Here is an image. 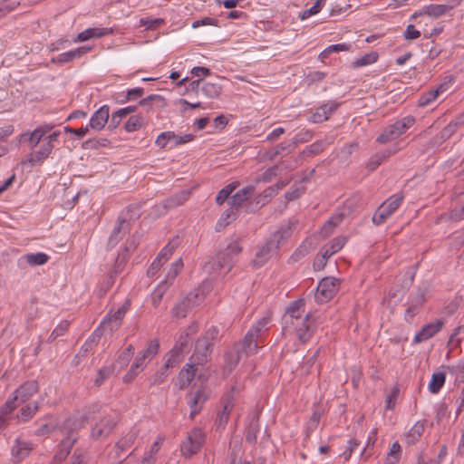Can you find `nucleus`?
Wrapping results in <instances>:
<instances>
[{"instance_id":"72a5a7b5","label":"nucleus","mask_w":464,"mask_h":464,"mask_svg":"<svg viewBox=\"0 0 464 464\" xmlns=\"http://www.w3.org/2000/svg\"><path fill=\"white\" fill-rule=\"evenodd\" d=\"M196 363L187 364V367L181 369L179 372L178 380H179V387L180 390L187 388L191 382L193 381L197 368L195 367Z\"/></svg>"},{"instance_id":"338daca9","label":"nucleus","mask_w":464,"mask_h":464,"mask_svg":"<svg viewBox=\"0 0 464 464\" xmlns=\"http://www.w3.org/2000/svg\"><path fill=\"white\" fill-rule=\"evenodd\" d=\"M278 166L275 165L266 169L256 181L270 182L277 175Z\"/></svg>"},{"instance_id":"3c124183","label":"nucleus","mask_w":464,"mask_h":464,"mask_svg":"<svg viewBox=\"0 0 464 464\" xmlns=\"http://www.w3.org/2000/svg\"><path fill=\"white\" fill-rule=\"evenodd\" d=\"M144 123V118L141 114L132 115L126 121L124 130L127 132H133L141 129Z\"/></svg>"},{"instance_id":"58836bf2","label":"nucleus","mask_w":464,"mask_h":464,"mask_svg":"<svg viewBox=\"0 0 464 464\" xmlns=\"http://www.w3.org/2000/svg\"><path fill=\"white\" fill-rule=\"evenodd\" d=\"M234 407L232 398H227L224 401L222 411H218L216 418L218 427L224 429L228 421L229 414Z\"/></svg>"},{"instance_id":"a211bd4d","label":"nucleus","mask_w":464,"mask_h":464,"mask_svg":"<svg viewBox=\"0 0 464 464\" xmlns=\"http://www.w3.org/2000/svg\"><path fill=\"white\" fill-rule=\"evenodd\" d=\"M39 392V383L35 380H29L23 382L16 388L13 394L16 396L19 403H24L29 401L35 393Z\"/></svg>"},{"instance_id":"ddd939ff","label":"nucleus","mask_w":464,"mask_h":464,"mask_svg":"<svg viewBox=\"0 0 464 464\" xmlns=\"http://www.w3.org/2000/svg\"><path fill=\"white\" fill-rule=\"evenodd\" d=\"M198 293H188L182 300L174 305L171 310L172 315L176 318H185L188 312L198 304Z\"/></svg>"},{"instance_id":"8fccbe9b","label":"nucleus","mask_w":464,"mask_h":464,"mask_svg":"<svg viewBox=\"0 0 464 464\" xmlns=\"http://www.w3.org/2000/svg\"><path fill=\"white\" fill-rule=\"evenodd\" d=\"M242 353H245L239 347L235 345L232 351L227 352L225 354L226 363L229 367L230 370L235 368L238 364V362L241 359Z\"/></svg>"},{"instance_id":"ea45409f","label":"nucleus","mask_w":464,"mask_h":464,"mask_svg":"<svg viewBox=\"0 0 464 464\" xmlns=\"http://www.w3.org/2000/svg\"><path fill=\"white\" fill-rule=\"evenodd\" d=\"M426 420L417 421L406 434V442L414 444L419 441L425 430Z\"/></svg>"},{"instance_id":"6e6d98bb","label":"nucleus","mask_w":464,"mask_h":464,"mask_svg":"<svg viewBox=\"0 0 464 464\" xmlns=\"http://www.w3.org/2000/svg\"><path fill=\"white\" fill-rule=\"evenodd\" d=\"M144 94V89L141 87H136L129 89L122 99L119 101L120 103H126L128 102L136 101L142 97Z\"/></svg>"},{"instance_id":"864d4df0","label":"nucleus","mask_w":464,"mask_h":464,"mask_svg":"<svg viewBox=\"0 0 464 464\" xmlns=\"http://www.w3.org/2000/svg\"><path fill=\"white\" fill-rule=\"evenodd\" d=\"M50 418H52L51 415H46L43 419H39L35 422V424L38 425V428L34 431V434L36 436H46V435L51 434L54 430L53 425H52L48 422L42 423L43 420H48Z\"/></svg>"},{"instance_id":"f704fd0d","label":"nucleus","mask_w":464,"mask_h":464,"mask_svg":"<svg viewBox=\"0 0 464 464\" xmlns=\"http://www.w3.org/2000/svg\"><path fill=\"white\" fill-rule=\"evenodd\" d=\"M347 238L345 237H336L333 238L327 245L324 246L320 253L330 258L334 254L339 252L345 245Z\"/></svg>"},{"instance_id":"9d476101","label":"nucleus","mask_w":464,"mask_h":464,"mask_svg":"<svg viewBox=\"0 0 464 464\" xmlns=\"http://www.w3.org/2000/svg\"><path fill=\"white\" fill-rule=\"evenodd\" d=\"M192 134H185L182 136L176 135L173 131H163L156 139L155 144L160 149H173L181 144L193 140Z\"/></svg>"},{"instance_id":"052dcab7","label":"nucleus","mask_w":464,"mask_h":464,"mask_svg":"<svg viewBox=\"0 0 464 464\" xmlns=\"http://www.w3.org/2000/svg\"><path fill=\"white\" fill-rule=\"evenodd\" d=\"M70 322L63 320L53 329L49 336V340L54 341L59 336H63L69 329Z\"/></svg>"},{"instance_id":"39448f33","label":"nucleus","mask_w":464,"mask_h":464,"mask_svg":"<svg viewBox=\"0 0 464 464\" xmlns=\"http://www.w3.org/2000/svg\"><path fill=\"white\" fill-rule=\"evenodd\" d=\"M404 199L402 193H396L389 197L375 210L372 216V222L376 226H380L387 221L388 218L399 208Z\"/></svg>"},{"instance_id":"de8ad7c7","label":"nucleus","mask_w":464,"mask_h":464,"mask_svg":"<svg viewBox=\"0 0 464 464\" xmlns=\"http://www.w3.org/2000/svg\"><path fill=\"white\" fill-rule=\"evenodd\" d=\"M238 217V213L231 208L230 207L226 209L216 225V230L221 231L224 229L232 220H235Z\"/></svg>"},{"instance_id":"0eeeda50","label":"nucleus","mask_w":464,"mask_h":464,"mask_svg":"<svg viewBox=\"0 0 464 464\" xmlns=\"http://www.w3.org/2000/svg\"><path fill=\"white\" fill-rule=\"evenodd\" d=\"M205 442V433L200 428H193L180 445L182 456L186 459L197 454Z\"/></svg>"},{"instance_id":"f03ea898","label":"nucleus","mask_w":464,"mask_h":464,"mask_svg":"<svg viewBox=\"0 0 464 464\" xmlns=\"http://www.w3.org/2000/svg\"><path fill=\"white\" fill-rule=\"evenodd\" d=\"M218 329L216 326L208 328L204 335L198 338L195 344L194 353L190 360L196 364L205 363L212 353L214 341L218 336Z\"/></svg>"},{"instance_id":"6ab92c4d","label":"nucleus","mask_w":464,"mask_h":464,"mask_svg":"<svg viewBox=\"0 0 464 464\" xmlns=\"http://www.w3.org/2000/svg\"><path fill=\"white\" fill-rule=\"evenodd\" d=\"M461 0H449L447 5H425L420 10V15H429L433 18H438L445 14L448 11L453 9L460 4Z\"/></svg>"},{"instance_id":"a18cd8bd","label":"nucleus","mask_w":464,"mask_h":464,"mask_svg":"<svg viewBox=\"0 0 464 464\" xmlns=\"http://www.w3.org/2000/svg\"><path fill=\"white\" fill-rule=\"evenodd\" d=\"M49 258V256L43 252L29 253L22 256V259L32 266H43L48 262Z\"/></svg>"},{"instance_id":"79ce46f5","label":"nucleus","mask_w":464,"mask_h":464,"mask_svg":"<svg viewBox=\"0 0 464 464\" xmlns=\"http://www.w3.org/2000/svg\"><path fill=\"white\" fill-rule=\"evenodd\" d=\"M260 425L258 417H253L246 428V441L249 444L255 445L257 441V433L259 432Z\"/></svg>"},{"instance_id":"dca6fc26","label":"nucleus","mask_w":464,"mask_h":464,"mask_svg":"<svg viewBox=\"0 0 464 464\" xmlns=\"http://www.w3.org/2000/svg\"><path fill=\"white\" fill-rule=\"evenodd\" d=\"M110 119V106L104 104L92 113L88 125L89 129L100 131L104 129Z\"/></svg>"},{"instance_id":"6e6552de","label":"nucleus","mask_w":464,"mask_h":464,"mask_svg":"<svg viewBox=\"0 0 464 464\" xmlns=\"http://www.w3.org/2000/svg\"><path fill=\"white\" fill-rule=\"evenodd\" d=\"M241 251L242 247L239 243L232 241L223 251L218 254L217 262L213 266H216L218 269H227L229 272Z\"/></svg>"},{"instance_id":"7c9ffc66","label":"nucleus","mask_w":464,"mask_h":464,"mask_svg":"<svg viewBox=\"0 0 464 464\" xmlns=\"http://www.w3.org/2000/svg\"><path fill=\"white\" fill-rule=\"evenodd\" d=\"M111 33L112 29L107 27L87 28L86 30L78 34L76 39H74V42H85L92 38H100L105 35H109Z\"/></svg>"},{"instance_id":"c9c22d12","label":"nucleus","mask_w":464,"mask_h":464,"mask_svg":"<svg viewBox=\"0 0 464 464\" xmlns=\"http://www.w3.org/2000/svg\"><path fill=\"white\" fill-rule=\"evenodd\" d=\"M137 108H138L137 105H130V106L119 109L116 111H114L111 115L108 128L111 130H115L121 124L122 118L127 116L130 113L136 111Z\"/></svg>"},{"instance_id":"603ef678","label":"nucleus","mask_w":464,"mask_h":464,"mask_svg":"<svg viewBox=\"0 0 464 464\" xmlns=\"http://www.w3.org/2000/svg\"><path fill=\"white\" fill-rule=\"evenodd\" d=\"M160 350V342L158 339H152L148 343L147 347L140 353L144 356L148 362L151 361Z\"/></svg>"},{"instance_id":"4468645a","label":"nucleus","mask_w":464,"mask_h":464,"mask_svg":"<svg viewBox=\"0 0 464 464\" xmlns=\"http://www.w3.org/2000/svg\"><path fill=\"white\" fill-rule=\"evenodd\" d=\"M296 227V221L289 220L286 224H283L276 232H274L268 238L276 245V249L285 246L287 240L291 237L294 229Z\"/></svg>"},{"instance_id":"f257e3e1","label":"nucleus","mask_w":464,"mask_h":464,"mask_svg":"<svg viewBox=\"0 0 464 464\" xmlns=\"http://www.w3.org/2000/svg\"><path fill=\"white\" fill-rule=\"evenodd\" d=\"M270 322V317L264 316L258 320L247 331L243 340L236 345L239 347L246 354L256 353L258 349V343L261 340L262 334L267 330V324Z\"/></svg>"},{"instance_id":"4be33fe9","label":"nucleus","mask_w":464,"mask_h":464,"mask_svg":"<svg viewBox=\"0 0 464 464\" xmlns=\"http://www.w3.org/2000/svg\"><path fill=\"white\" fill-rule=\"evenodd\" d=\"M130 229V222L120 215L117 218L116 224L108 239V245L111 247L115 246L121 239L122 235Z\"/></svg>"},{"instance_id":"774afa93","label":"nucleus","mask_w":464,"mask_h":464,"mask_svg":"<svg viewBox=\"0 0 464 464\" xmlns=\"http://www.w3.org/2000/svg\"><path fill=\"white\" fill-rule=\"evenodd\" d=\"M188 404L190 407V418L194 419L195 416L200 412L202 408L197 401V397H194L192 392L188 394Z\"/></svg>"},{"instance_id":"2eb2a0df","label":"nucleus","mask_w":464,"mask_h":464,"mask_svg":"<svg viewBox=\"0 0 464 464\" xmlns=\"http://www.w3.org/2000/svg\"><path fill=\"white\" fill-rule=\"evenodd\" d=\"M53 129L52 125H41L32 132H24L20 135V142L28 143L31 149L35 148L44 137Z\"/></svg>"},{"instance_id":"b1692460","label":"nucleus","mask_w":464,"mask_h":464,"mask_svg":"<svg viewBox=\"0 0 464 464\" xmlns=\"http://www.w3.org/2000/svg\"><path fill=\"white\" fill-rule=\"evenodd\" d=\"M77 441V437H73L72 435L67 436L65 439H63L59 446V450L54 454V456L52 459V464H60L63 462L67 456L69 455L71 449Z\"/></svg>"},{"instance_id":"4d7b16f0","label":"nucleus","mask_w":464,"mask_h":464,"mask_svg":"<svg viewBox=\"0 0 464 464\" xmlns=\"http://www.w3.org/2000/svg\"><path fill=\"white\" fill-rule=\"evenodd\" d=\"M169 376V370L162 366L152 376L150 377V386L159 385L164 382Z\"/></svg>"},{"instance_id":"c85d7f7f","label":"nucleus","mask_w":464,"mask_h":464,"mask_svg":"<svg viewBox=\"0 0 464 464\" xmlns=\"http://www.w3.org/2000/svg\"><path fill=\"white\" fill-rule=\"evenodd\" d=\"M448 89L449 84L447 82H442L436 89H432L422 93L418 100V106H428L430 103L434 102L440 93L445 92Z\"/></svg>"},{"instance_id":"49530a36","label":"nucleus","mask_w":464,"mask_h":464,"mask_svg":"<svg viewBox=\"0 0 464 464\" xmlns=\"http://www.w3.org/2000/svg\"><path fill=\"white\" fill-rule=\"evenodd\" d=\"M182 359V351L179 346H174L167 354L166 361L163 364L168 370L176 367Z\"/></svg>"},{"instance_id":"4c0bfd02","label":"nucleus","mask_w":464,"mask_h":464,"mask_svg":"<svg viewBox=\"0 0 464 464\" xmlns=\"http://www.w3.org/2000/svg\"><path fill=\"white\" fill-rule=\"evenodd\" d=\"M39 409L40 405L38 401L27 403L20 409L16 417L19 421L27 422L34 418Z\"/></svg>"},{"instance_id":"69168bd1","label":"nucleus","mask_w":464,"mask_h":464,"mask_svg":"<svg viewBox=\"0 0 464 464\" xmlns=\"http://www.w3.org/2000/svg\"><path fill=\"white\" fill-rule=\"evenodd\" d=\"M424 302V293L421 290H418L414 295H411L408 304L420 309Z\"/></svg>"},{"instance_id":"13d9d810","label":"nucleus","mask_w":464,"mask_h":464,"mask_svg":"<svg viewBox=\"0 0 464 464\" xmlns=\"http://www.w3.org/2000/svg\"><path fill=\"white\" fill-rule=\"evenodd\" d=\"M114 368L112 365L102 367L97 372L94 384L98 387L101 386L104 381L112 374Z\"/></svg>"},{"instance_id":"e2e57ef3","label":"nucleus","mask_w":464,"mask_h":464,"mask_svg":"<svg viewBox=\"0 0 464 464\" xmlns=\"http://www.w3.org/2000/svg\"><path fill=\"white\" fill-rule=\"evenodd\" d=\"M325 4V0H317L314 5L309 9L304 10L300 14L299 17L301 20H304L313 14H316L320 12L321 8Z\"/></svg>"},{"instance_id":"aec40b11","label":"nucleus","mask_w":464,"mask_h":464,"mask_svg":"<svg viewBox=\"0 0 464 464\" xmlns=\"http://www.w3.org/2000/svg\"><path fill=\"white\" fill-rule=\"evenodd\" d=\"M275 246L276 245H274L273 242L267 239L256 253L255 258L253 259L254 266L260 267L264 266L274 255H276L278 250Z\"/></svg>"},{"instance_id":"37998d69","label":"nucleus","mask_w":464,"mask_h":464,"mask_svg":"<svg viewBox=\"0 0 464 464\" xmlns=\"http://www.w3.org/2000/svg\"><path fill=\"white\" fill-rule=\"evenodd\" d=\"M170 285V283H168L167 280L161 281L156 288L151 293V304L152 305L157 308L160 304L162 298L169 289Z\"/></svg>"},{"instance_id":"c756f323","label":"nucleus","mask_w":464,"mask_h":464,"mask_svg":"<svg viewBox=\"0 0 464 464\" xmlns=\"http://www.w3.org/2000/svg\"><path fill=\"white\" fill-rule=\"evenodd\" d=\"M338 106L339 103L336 102H329L321 105L312 116L313 122L318 123L327 121L329 116L337 110Z\"/></svg>"},{"instance_id":"412c9836","label":"nucleus","mask_w":464,"mask_h":464,"mask_svg":"<svg viewBox=\"0 0 464 464\" xmlns=\"http://www.w3.org/2000/svg\"><path fill=\"white\" fill-rule=\"evenodd\" d=\"M400 150L401 148L395 144L392 148H387L382 151L374 153L366 162V169L369 171L375 170L384 160L397 153Z\"/></svg>"},{"instance_id":"09e8293b","label":"nucleus","mask_w":464,"mask_h":464,"mask_svg":"<svg viewBox=\"0 0 464 464\" xmlns=\"http://www.w3.org/2000/svg\"><path fill=\"white\" fill-rule=\"evenodd\" d=\"M324 150V142L323 140H317L307 146L300 154L298 155L296 161L302 160L304 157H309L313 155H318Z\"/></svg>"},{"instance_id":"bf43d9fd","label":"nucleus","mask_w":464,"mask_h":464,"mask_svg":"<svg viewBox=\"0 0 464 464\" xmlns=\"http://www.w3.org/2000/svg\"><path fill=\"white\" fill-rule=\"evenodd\" d=\"M278 194V188H274L273 186H270L263 190L262 193L258 196L257 203L261 204L262 206L266 205L270 201L272 198L276 196Z\"/></svg>"},{"instance_id":"1a4fd4ad","label":"nucleus","mask_w":464,"mask_h":464,"mask_svg":"<svg viewBox=\"0 0 464 464\" xmlns=\"http://www.w3.org/2000/svg\"><path fill=\"white\" fill-rule=\"evenodd\" d=\"M340 284V280L333 276L321 279L315 292L316 302L323 304L331 300L338 292Z\"/></svg>"},{"instance_id":"a19ab883","label":"nucleus","mask_w":464,"mask_h":464,"mask_svg":"<svg viewBox=\"0 0 464 464\" xmlns=\"http://www.w3.org/2000/svg\"><path fill=\"white\" fill-rule=\"evenodd\" d=\"M190 196V191L188 190H181L175 195L168 198L164 201V207L166 208H177L182 204H184Z\"/></svg>"},{"instance_id":"393cba45","label":"nucleus","mask_w":464,"mask_h":464,"mask_svg":"<svg viewBox=\"0 0 464 464\" xmlns=\"http://www.w3.org/2000/svg\"><path fill=\"white\" fill-rule=\"evenodd\" d=\"M123 309H118L112 315L110 314L102 321L98 327L104 332L108 329L111 333L119 329L122 323V319L125 316Z\"/></svg>"},{"instance_id":"e433bc0d","label":"nucleus","mask_w":464,"mask_h":464,"mask_svg":"<svg viewBox=\"0 0 464 464\" xmlns=\"http://www.w3.org/2000/svg\"><path fill=\"white\" fill-rule=\"evenodd\" d=\"M294 150L291 142H281L276 147L265 151L262 158L264 160H274L276 157L281 154H288Z\"/></svg>"},{"instance_id":"9b49d317","label":"nucleus","mask_w":464,"mask_h":464,"mask_svg":"<svg viewBox=\"0 0 464 464\" xmlns=\"http://www.w3.org/2000/svg\"><path fill=\"white\" fill-rule=\"evenodd\" d=\"M300 321L297 325L293 326V333H295L298 340L304 343L308 342L314 335L315 323L310 314H305Z\"/></svg>"},{"instance_id":"7ed1b4c3","label":"nucleus","mask_w":464,"mask_h":464,"mask_svg":"<svg viewBox=\"0 0 464 464\" xmlns=\"http://www.w3.org/2000/svg\"><path fill=\"white\" fill-rule=\"evenodd\" d=\"M416 120L413 116H405L392 124L383 129L382 133L376 138V141L381 144L391 142L404 134L415 123Z\"/></svg>"},{"instance_id":"680f3d73","label":"nucleus","mask_w":464,"mask_h":464,"mask_svg":"<svg viewBox=\"0 0 464 464\" xmlns=\"http://www.w3.org/2000/svg\"><path fill=\"white\" fill-rule=\"evenodd\" d=\"M178 244H179L178 240H176V241L173 240L171 242H169V244L167 246H165L160 250V252L159 253V255L157 256H159L160 259H162L164 262H166L170 257V256L173 254L174 250L178 246Z\"/></svg>"},{"instance_id":"473e14b6","label":"nucleus","mask_w":464,"mask_h":464,"mask_svg":"<svg viewBox=\"0 0 464 464\" xmlns=\"http://www.w3.org/2000/svg\"><path fill=\"white\" fill-rule=\"evenodd\" d=\"M139 431L135 429L130 430L123 438L115 444V450L118 457L129 450L135 442Z\"/></svg>"},{"instance_id":"f8f14e48","label":"nucleus","mask_w":464,"mask_h":464,"mask_svg":"<svg viewBox=\"0 0 464 464\" xmlns=\"http://www.w3.org/2000/svg\"><path fill=\"white\" fill-rule=\"evenodd\" d=\"M116 426L115 419L111 415L103 416L91 430V436L94 440L107 438Z\"/></svg>"},{"instance_id":"5fc2aeb1","label":"nucleus","mask_w":464,"mask_h":464,"mask_svg":"<svg viewBox=\"0 0 464 464\" xmlns=\"http://www.w3.org/2000/svg\"><path fill=\"white\" fill-rule=\"evenodd\" d=\"M378 53L376 52H371L358 59H356L353 63V66L354 68H359V67H362V66H366V65H369V64H372L373 63H375L377 60H378Z\"/></svg>"},{"instance_id":"a878e982","label":"nucleus","mask_w":464,"mask_h":464,"mask_svg":"<svg viewBox=\"0 0 464 464\" xmlns=\"http://www.w3.org/2000/svg\"><path fill=\"white\" fill-rule=\"evenodd\" d=\"M32 444L30 442L16 439L12 447V458L14 462H20L24 459L32 451Z\"/></svg>"},{"instance_id":"423d86ee","label":"nucleus","mask_w":464,"mask_h":464,"mask_svg":"<svg viewBox=\"0 0 464 464\" xmlns=\"http://www.w3.org/2000/svg\"><path fill=\"white\" fill-rule=\"evenodd\" d=\"M304 314V301L297 299L292 302L282 317L283 331L293 334V326L297 325Z\"/></svg>"},{"instance_id":"f3484780","label":"nucleus","mask_w":464,"mask_h":464,"mask_svg":"<svg viewBox=\"0 0 464 464\" xmlns=\"http://www.w3.org/2000/svg\"><path fill=\"white\" fill-rule=\"evenodd\" d=\"M444 321L442 319H438L435 322L423 325L422 328L414 335L412 343H420L429 340L437 334L442 329Z\"/></svg>"},{"instance_id":"0e129e2a","label":"nucleus","mask_w":464,"mask_h":464,"mask_svg":"<svg viewBox=\"0 0 464 464\" xmlns=\"http://www.w3.org/2000/svg\"><path fill=\"white\" fill-rule=\"evenodd\" d=\"M313 138V132L310 130H304L297 133L292 140L291 143L293 149L299 144L309 141Z\"/></svg>"},{"instance_id":"20e7f679","label":"nucleus","mask_w":464,"mask_h":464,"mask_svg":"<svg viewBox=\"0 0 464 464\" xmlns=\"http://www.w3.org/2000/svg\"><path fill=\"white\" fill-rule=\"evenodd\" d=\"M101 411L102 407L100 405L92 404L84 409L82 415H72L66 418L61 428L64 432L69 433L68 436L76 437L72 433L83 428L90 420L94 419L97 414L101 413Z\"/></svg>"},{"instance_id":"2f4dec72","label":"nucleus","mask_w":464,"mask_h":464,"mask_svg":"<svg viewBox=\"0 0 464 464\" xmlns=\"http://www.w3.org/2000/svg\"><path fill=\"white\" fill-rule=\"evenodd\" d=\"M220 81V79L216 78L215 80L203 82L200 88L202 93L210 99L218 98L222 92Z\"/></svg>"},{"instance_id":"cd10ccee","label":"nucleus","mask_w":464,"mask_h":464,"mask_svg":"<svg viewBox=\"0 0 464 464\" xmlns=\"http://www.w3.org/2000/svg\"><path fill=\"white\" fill-rule=\"evenodd\" d=\"M102 334L103 331L101 330V327H97L82 345L78 354L75 357H86L89 352H91L95 346L98 345Z\"/></svg>"},{"instance_id":"5701e85b","label":"nucleus","mask_w":464,"mask_h":464,"mask_svg":"<svg viewBox=\"0 0 464 464\" xmlns=\"http://www.w3.org/2000/svg\"><path fill=\"white\" fill-rule=\"evenodd\" d=\"M91 50H92V47L81 46L76 49L63 53L55 57H53L51 59V63L63 65V64L71 63L75 59L81 58L82 56L86 54Z\"/></svg>"},{"instance_id":"c03bdc74","label":"nucleus","mask_w":464,"mask_h":464,"mask_svg":"<svg viewBox=\"0 0 464 464\" xmlns=\"http://www.w3.org/2000/svg\"><path fill=\"white\" fill-rule=\"evenodd\" d=\"M445 382H446V373L445 372H434L431 375V379L428 385L429 391L433 394L438 393L440 391V389L443 387Z\"/></svg>"},{"instance_id":"bb28decb","label":"nucleus","mask_w":464,"mask_h":464,"mask_svg":"<svg viewBox=\"0 0 464 464\" xmlns=\"http://www.w3.org/2000/svg\"><path fill=\"white\" fill-rule=\"evenodd\" d=\"M53 149V144L45 143L43 141L39 150L31 153L28 156L27 161L31 166L42 164L52 153Z\"/></svg>"}]
</instances>
